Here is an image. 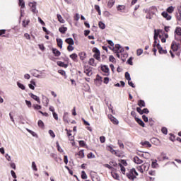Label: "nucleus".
Segmentation results:
<instances>
[{"instance_id": "e2e57ef3", "label": "nucleus", "mask_w": 181, "mask_h": 181, "mask_svg": "<svg viewBox=\"0 0 181 181\" xmlns=\"http://www.w3.org/2000/svg\"><path fill=\"white\" fill-rule=\"evenodd\" d=\"M69 141H74V136L71 135V133H67Z\"/></svg>"}, {"instance_id": "473e14b6", "label": "nucleus", "mask_w": 181, "mask_h": 181, "mask_svg": "<svg viewBox=\"0 0 181 181\" xmlns=\"http://www.w3.org/2000/svg\"><path fill=\"white\" fill-rule=\"evenodd\" d=\"M31 168L33 170H34L35 172H37V166L36 165V163L35 161L32 162Z\"/></svg>"}, {"instance_id": "72a5a7b5", "label": "nucleus", "mask_w": 181, "mask_h": 181, "mask_svg": "<svg viewBox=\"0 0 181 181\" xmlns=\"http://www.w3.org/2000/svg\"><path fill=\"white\" fill-rule=\"evenodd\" d=\"M98 26L100 29H102V30L105 29V23H104L103 21H99Z\"/></svg>"}, {"instance_id": "603ef678", "label": "nucleus", "mask_w": 181, "mask_h": 181, "mask_svg": "<svg viewBox=\"0 0 181 181\" xmlns=\"http://www.w3.org/2000/svg\"><path fill=\"white\" fill-rule=\"evenodd\" d=\"M38 47L42 50V52H45V50H46V47H45V45L43 44H39Z\"/></svg>"}, {"instance_id": "6e6552de", "label": "nucleus", "mask_w": 181, "mask_h": 181, "mask_svg": "<svg viewBox=\"0 0 181 181\" xmlns=\"http://www.w3.org/2000/svg\"><path fill=\"white\" fill-rule=\"evenodd\" d=\"M29 95L31 97V98H33V100H35V101H37L38 104H40V98L37 95L33 93H29Z\"/></svg>"}, {"instance_id": "2eb2a0df", "label": "nucleus", "mask_w": 181, "mask_h": 181, "mask_svg": "<svg viewBox=\"0 0 181 181\" xmlns=\"http://www.w3.org/2000/svg\"><path fill=\"white\" fill-rule=\"evenodd\" d=\"M57 66H59V67H64V69H67L69 67V64H64V62L62 61L57 62Z\"/></svg>"}, {"instance_id": "a18cd8bd", "label": "nucleus", "mask_w": 181, "mask_h": 181, "mask_svg": "<svg viewBox=\"0 0 181 181\" xmlns=\"http://www.w3.org/2000/svg\"><path fill=\"white\" fill-rule=\"evenodd\" d=\"M81 179L86 180L87 179V174L86 173V171L83 170L81 171Z\"/></svg>"}, {"instance_id": "393cba45", "label": "nucleus", "mask_w": 181, "mask_h": 181, "mask_svg": "<svg viewBox=\"0 0 181 181\" xmlns=\"http://www.w3.org/2000/svg\"><path fill=\"white\" fill-rule=\"evenodd\" d=\"M69 57L74 61V62H77V57H78V55L76 53L71 54Z\"/></svg>"}, {"instance_id": "6ab92c4d", "label": "nucleus", "mask_w": 181, "mask_h": 181, "mask_svg": "<svg viewBox=\"0 0 181 181\" xmlns=\"http://www.w3.org/2000/svg\"><path fill=\"white\" fill-rule=\"evenodd\" d=\"M56 40H57L58 47H60V49H62L63 48V40H62V38H57Z\"/></svg>"}, {"instance_id": "423d86ee", "label": "nucleus", "mask_w": 181, "mask_h": 181, "mask_svg": "<svg viewBox=\"0 0 181 181\" xmlns=\"http://www.w3.org/2000/svg\"><path fill=\"white\" fill-rule=\"evenodd\" d=\"M38 73H40V74H42V71H39V70H36V69H33L30 71L31 74L34 76L36 77L37 78H40V77H42V76L37 74Z\"/></svg>"}, {"instance_id": "5701e85b", "label": "nucleus", "mask_w": 181, "mask_h": 181, "mask_svg": "<svg viewBox=\"0 0 181 181\" xmlns=\"http://www.w3.org/2000/svg\"><path fill=\"white\" fill-rule=\"evenodd\" d=\"M63 120L64 122H67L69 124V112H65L63 115Z\"/></svg>"}, {"instance_id": "49530a36", "label": "nucleus", "mask_w": 181, "mask_h": 181, "mask_svg": "<svg viewBox=\"0 0 181 181\" xmlns=\"http://www.w3.org/2000/svg\"><path fill=\"white\" fill-rule=\"evenodd\" d=\"M109 61L111 62V63H117L115 58L112 55L109 57Z\"/></svg>"}, {"instance_id": "052dcab7", "label": "nucleus", "mask_w": 181, "mask_h": 181, "mask_svg": "<svg viewBox=\"0 0 181 181\" xmlns=\"http://www.w3.org/2000/svg\"><path fill=\"white\" fill-rule=\"evenodd\" d=\"M48 133L52 138H56V134H54V132H53V130H49Z\"/></svg>"}, {"instance_id": "a211bd4d", "label": "nucleus", "mask_w": 181, "mask_h": 181, "mask_svg": "<svg viewBox=\"0 0 181 181\" xmlns=\"http://www.w3.org/2000/svg\"><path fill=\"white\" fill-rule=\"evenodd\" d=\"M134 163H137V165H141V163H144V160H141L139 157L134 156Z\"/></svg>"}, {"instance_id": "ea45409f", "label": "nucleus", "mask_w": 181, "mask_h": 181, "mask_svg": "<svg viewBox=\"0 0 181 181\" xmlns=\"http://www.w3.org/2000/svg\"><path fill=\"white\" fill-rule=\"evenodd\" d=\"M119 166L120 168L121 172L123 175H125V167L121 163H119Z\"/></svg>"}, {"instance_id": "39448f33", "label": "nucleus", "mask_w": 181, "mask_h": 181, "mask_svg": "<svg viewBox=\"0 0 181 181\" xmlns=\"http://www.w3.org/2000/svg\"><path fill=\"white\" fill-rule=\"evenodd\" d=\"M83 72L86 73V76H88V77L93 76V70L90 66H85Z\"/></svg>"}, {"instance_id": "9b49d317", "label": "nucleus", "mask_w": 181, "mask_h": 181, "mask_svg": "<svg viewBox=\"0 0 181 181\" xmlns=\"http://www.w3.org/2000/svg\"><path fill=\"white\" fill-rule=\"evenodd\" d=\"M161 15L163 18H165L167 21H170V19H172V16L169 15L168 11H163Z\"/></svg>"}, {"instance_id": "7ed1b4c3", "label": "nucleus", "mask_w": 181, "mask_h": 181, "mask_svg": "<svg viewBox=\"0 0 181 181\" xmlns=\"http://www.w3.org/2000/svg\"><path fill=\"white\" fill-rule=\"evenodd\" d=\"M175 40H180L181 37V27H176L175 31Z\"/></svg>"}, {"instance_id": "dca6fc26", "label": "nucleus", "mask_w": 181, "mask_h": 181, "mask_svg": "<svg viewBox=\"0 0 181 181\" xmlns=\"http://www.w3.org/2000/svg\"><path fill=\"white\" fill-rule=\"evenodd\" d=\"M141 170H146L147 172V170H149V163H146L143 165H141L140 166Z\"/></svg>"}, {"instance_id": "4c0bfd02", "label": "nucleus", "mask_w": 181, "mask_h": 181, "mask_svg": "<svg viewBox=\"0 0 181 181\" xmlns=\"http://www.w3.org/2000/svg\"><path fill=\"white\" fill-rule=\"evenodd\" d=\"M173 11H175V7H173V6H170L167 8V13H173Z\"/></svg>"}, {"instance_id": "e433bc0d", "label": "nucleus", "mask_w": 181, "mask_h": 181, "mask_svg": "<svg viewBox=\"0 0 181 181\" xmlns=\"http://www.w3.org/2000/svg\"><path fill=\"white\" fill-rule=\"evenodd\" d=\"M132 60H134V57H130L129 59L127 61V64H129V66H134V62H132Z\"/></svg>"}, {"instance_id": "c9c22d12", "label": "nucleus", "mask_w": 181, "mask_h": 181, "mask_svg": "<svg viewBox=\"0 0 181 181\" xmlns=\"http://www.w3.org/2000/svg\"><path fill=\"white\" fill-rule=\"evenodd\" d=\"M58 73L61 74V76H64L65 78H67V75H66V71L63 69L58 70Z\"/></svg>"}, {"instance_id": "c03bdc74", "label": "nucleus", "mask_w": 181, "mask_h": 181, "mask_svg": "<svg viewBox=\"0 0 181 181\" xmlns=\"http://www.w3.org/2000/svg\"><path fill=\"white\" fill-rule=\"evenodd\" d=\"M161 132H162V134H163L164 135H168V128H166V127H162V128H161Z\"/></svg>"}, {"instance_id": "79ce46f5", "label": "nucleus", "mask_w": 181, "mask_h": 181, "mask_svg": "<svg viewBox=\"0 0 181 181\" xmlns=\"http://www.w3.org/2000/svg\"><path fill=\"white\" fill-rule=\"evenodd\" d=\"M56 145H57L58 152H64L63 148L60 147V144H59V141L56 142Z\"/></svg>"}, {"instance_id": "4d7b16f0", "label": "nucleus", "mask_w": 181, "mask_h": 181, "mask_svg": "<svg viewBox=\"0 0 181 181\" xmlns=\"http://www.w3.org/2000/svg\"><path fill=\"white\" fill-rule=\"evenodd\" d=\"M51 158H53L56 162H57V155L54 153L50 154Z\"/></svg>"}, {"instance_id": "2f4dec72", "label": "nucleus", "mask_w": 181, "mask_h": 181, "mask_svg": "<svg viewBox=\"0 0 181 181\" xmlns=\"http://www.w3.org/2000/svg\"><path fill=\"white\" fill-rule=\"evenodd\" d=\"M18 5L21 7L22 9H24L25 7V1L23 0H18Z\"/></svg>"}, {"instance_id": "a19ab883", "label": "nucleus", "mask_w": 181, "mask_h": 181, "mask_svg": "<svg viewBox=\"0 0 181 181\" xmlns=\"http://www.w3.org/2000/svg\"><path fill=\"white\" fill-rule=\"evenodd\" d=\"M95 11H97L98 15L100 16L101 15V9L100 8V6L95 4Z\"/></svg>"}, {"instance_id": "1a4fd4ad", "label": "nucleus", "mask_w": 181, "mask_h": 181, "mask_svg": "<svg viewBox=\"0 0 181 181\" xmlns=\"http://www.w3.org/2000/svg\"><path fill=\"white\" fill-rule=\"evenodd\" d=\"M101 70L104 73H107V76H110V68H108V66H107V65H102L101 66Z\"/></svg>"}, {"instance_id": "f3484780", "label": "nucleus", "mask_w": 181, "mask_h": 181, "mask_svg": "<svg viewBox=\"0 0 181 181\" xmlns=\"http://www.w3.org/2000/svg\"><path fill=\"white\" fill-rule=\"evenodd\" d=\"M141 145H142V146H146V148H151L152 147V144H151V143H149V141H141Z\"/></svg>"}, {"instance_id": "0eeeda50", "label": "nucleus", "mask_w": 181, "mask_h": 181, "mask_svg": "<svg viewBox=\"0 0 181 181\" xmlns=\"http://www.w3.org/2000/svg\"><path fill=\"white\" fill-rule=\"evenodd\" d=\"M42 104L45 107H47L49 105V98L46 97L45 95H42Z\"/></svg>"}, {"instance_id": "f257e3e1", "label": "nucleus", "mask_w": 181, "mask_h": 181, "mask_svg": "<svg viewBox=\"0 0 181 181\" xmlns=\"http://www.w3.org/2000/svg\"><path fill=\"white\" fill-rule=\"evenodd\" d=\"M138 172H136V170L135 168H132L129 173H126V176L130 180H135L136 179V176H138Z\"/></svg>"}, {"instance_id": "f03ea898", "label": "nucleus", "mask_w": 181, "mask_h": 181, "mask_svg": "<svg viewBox=\"0 0 181 181\" xmlns=\"http://www.w3.org/2000/svg\"><path fill=\"white\" fill-rule=\"evenodd\" d=\"M28 6L30 7V9L33 13H39V11H37V8H36V6H37V2L35 1L33 2H29Z\"/></svg>"}, {"instance_id": "f704fd0d", "label": "nucleus", "mask_w": 181, "mask_h": 181, "mask_svg": "<svg viewBox=\"0 0 181 181\" xmlns=\"http://www.w3.org/2000/svg\"><path fill=\"white\" fill-rule=\"evenodd\" d=\"M157 162H158L157 160H155L154 161L152 162L151 167L153 168V169H156V168H158V164Z\"/></svg>"}, {"instance_id": "774afa93", "label": "nucleus", "mask_w": 181, "mask_h": 181, "mask_svg": "<svg viewBox=\"0 0 181 181\" xmlns=\"http://www.w3.org/2000/svg\"><path fill=\"white\" fill-rule=\"evenodd\" d=\"M101 53H99V54H93V57L95 59H96V60H100V56Z\"/></svg>"}, {"instance_id": "3c124183", "label": "nucleus", "mask_w": 181, "mask_h": 181, "mask_svg": "<svg viewBox=\"0 0 181 181\" xmlns=\"http://www.w3.org/2000/svg\"><path fill=\"white\" fill-rule=\"evenodd\" d=\"M112 176L114 179H116V180H118L119 179V175L115 173H112Z\"/></svg>"}, {"instance_id": "b1692460", "label": "nucleus", "mask_w": 181, "mask_h": 181, "mask_svg": "<svg viewBox=\"0 0 181 181\" xmlns=\"http://www.w3.org/2000/svg\"><path fill=\"white\" fill-rule=\"evenodd\" d=\"M66 43H67L69 45H74V40L71 37L66 38L65 40Z\"/></svg>"}, {"instance_id": "37998d69", "label": "nucleus", "mask_w": 181, "mask_h": 181, "mask_svg": "<svg viewBox=\"0 0 181 181\" xmlns=\"http://www.w3.org/2000/svg\"><path fill=\"white\" fill-rule=\"evenodd\" d=\"M157 49H158V52L160 53V54H162V49L163 48L162 47V46H160V44L159 42L157 44Z\"/></svg>"}, {"instance_id": "de8ad7c7", "label": "nucleus", "mask_w": 181, "mask_h": 181, "mask_svg": "<svg viewBox=\"0 0 181 181\" xmlns=\"http://www.w3.org/2000/svg\"><path fill=\"white\" fill-rule=\"evenodd\" d=\"M87 158H88V159L94 158H95V155H94V154L93 153V152H90V153H89L87 155Z\"/></svg>"}, {"instance_id": "c756f323", "label": "nucleus", "mask_w": 181, "mask_h": 181, "mask_svg": "<svg viewBox=\"0 0 181 181\" xmlns=\"http://www.w3.org/2000/svg\"><path fill=\"white\" fill-rule=\"evenodd\" d=\"M57 19L59 21V22H60V23H64L66 21H64V19H63V17H62V15L60 14H57Z\"/></svg>"}, {"instance_id": "cd10ccee", "label": "nucleus", "mask_w": 181, "mask_h": 181, "mask_svg": "<svg viewBox=\"0 0 181 181\" xmlns=\"http://www.w3.org/2000/svg\"><path fill=\"white\" fill-rule=\"evenodd\" d=\"M115 4V0H109L107 2V7L112 8Z\"/></svg>"}, {"instance_id": "412c9836", "label": "nucleus", "mask_w": 181, "mask_h": 181, "mask_svg": "<svg viewBox=\"0 0 181 181\" xmlns=\"http://www.w3.org/2000/svg\"><path fill=\"white\" fill-rule=\"evenodd\" d=\"M137 105H139V107H140L141 108H142V107H146V104L145 103V100H138Z\"/></svg>"}, {"instance_id": "5fc2aeb1", "label": "nucleus", "mask_w": 181, "mask_h": 181, "mask_svg": "<svg viewBox=\"0 0 181 181\" xmlns=\"http://www.w3.org/2000/svg\"><path fill=\"white\" fill-rule=\"evenodd\" d=\"M67 50L68 52H73L74 50V47L73 45H68Z\"/></svg>"}, {"instance_id": "aec40b11", "label": "nucleus", "mask_w": 181, "mask_h": 181, "mask_svg": "<svg viewBox=\"0 0 181 181\" xmlns=\"http://www.w3.org/2000/svg\"><path fill=\"white\" fill-rule=\"evenodd\" d=\"M88 64L93 66V67H97V64L95 63V59L94 58H90L88 61Z\"/></svg>"}, {"instance_id": "f8f14e48", "label": "nucleus", "mask_w": 181, "mask_h": 181, "mask_svg": "<svg viewBox=\"0 0 181 181\" xmlns=\"http://www.w3.org/2000/svg\"><path fill=\"white\" fill-rule=\"evenodd\" d=\"M175 16L177 21H181V6L177 7V12L176 13Z\"/></svg>"}, {"instance_id": "9d476101", "label": "nucleus", "mask_w": 181, "mask_h": 181, "mask_svg": "<svg viewBox=\"0 0 181 181\" xmlns=\"http://www.w3.org/2000/svg\"><path fill=\"white\" fill-rule=\"evenodd\" d=\"M109 119H110L111 122H112L115 125H118V124H119V122L118 121V119H117V118L112 116V115H110L109 116Z\"/></svg>"}, {"instance_id": "bf43d9fd", "label": "nucleus", "mask_w": 181, "mask_h": 181, "mask_svg": "<svg viewBox=\"0 0 181 181\" xmlns=\"http://www.w3.org/2000/svg\"><path fill=\"white\" fill-rule=\"evenodd\" d=\"M78 156H80L81 159H83V158H84V150H81L78 152Z\"/></svg>"}, {"instance_id": "8fccbe9b", "label": "nucleus", "mask_w": 181, "mask_h": 181, "mask_svg": "<svg viewBox=\"0 0 181 181\" xmlns=\"http://www.w3.org/2000/svg\"><path fill=\"white\" fill-rule=\"evenodd\" d=\"M124 9H125V6H124V5H119L117 6V11H119L120 12L124 11Z\"/></svg>"}, {"instance_id": "09e8293b", "label": "nucleus", "mask_w": 181, "mask_h": 181, "mask_svg": "<svg viewBox=\"0 0 181 181\" xmlns=\"http://www.w3.org/2000/svg\"><path fill=\"white\" fill-rule=\"evenodd\" d=\"M25 103L28 108H32V102H30V100H25Z\"/></svg>"}, {"instance_id": "4468645a", "label": "nucleus", "mask_w": 181, "mask_h": 181, "mask_svg": "<svg viewBox=\"0 0 181 181\" xmlns=\"http://www.w3.org/2000/svg\"><path fill=\"white\" fill-rule=\"evenodd\" d=\"M52 51L56 57H59V56L62 54V52H60V51H59V49L57 48H52Z\"/></svg>"}, {"instance_id": "0e129e2a", "label": "nucleus", "mask_w": 181, "mask_h": 181, "mask_svg": "<svg viewBox=\"0 0 181 181\" xmlns=\"http://www.w3.org/2000/svg\"><path fill=\"white\" fill-rule=\"evenodd\" d=\"M136 110L137 112H139V114H140V115H144V111L141 110V107H137Z\"/></svg>"}, {"instance_id": "c85d7f7f", "label": "nucleus", "mask_w": 181, "mask_h": 181, "mask_svg": "<svg viewBox=\"0 0 181 181\" xmlns=\"http://www.w3.org/2000/svg\"><path fill=\"white\" fill-rule=\"evenodd\" d=\"M17 86L18 88H21V90H26V87L23 83H21V82H17Z\"/></svg>"}, {"instance_id": "a878e982", "label": "nucleus", "mask_w": 181, "mask_h": 181, "mask_svg": "<svg viewBox=\"0 0 181 181\" xmlns=\"http://www.w3.org/2000/svg\"><path fill=\"white\" fill-rule=\"evenodd\" d=\"M59 32H60V33H62L63 35H64V33H66V32H67V27H60L59 28Z\"/></svg>"}, {"instance_id": "6e6d98bb", "label": "nucleus", "mask_w": 181, "mask_h": 181, "mask_svg": "<svg viewBox=\"0 0 181 181\" xmlns=\"http://www.w3.org/2000/svg\"><path fill=\"white\" fill-rule=\"evenodd\" d=\"M79 146H81L82 148H84V146H86V141H83V140H80L78 141Z\"/></svg>"}, {"instance_id": "69168bd1", "label": "nucleus", "mask_w": 181, "mask_h": 181, "mask_svg": "<svg viewBox=\"0 0 181 181\" xmlns=\"http://www.w3.org/2000/svg\"><path fill=\"white\" fill-rule=\"evenodd\" d=\"M142 119L144 121V122H149V119L145 115H142Z\"/></svg>"}, {"instance_id": "338daca9", "label": "nucleus", "mask_w": 181, "mask_h": 181, "mask_svg": "<svg viewBox=\"0 0 181 181\" xmlns=\"http://www.w3.org/2000/svg\"><path fill=\"white\" fill-rule=\"evenodd\" d=\"M34 110H42V106L40 105H33Z\"/></svg>"}, {"instance_id": "ddd939ff", "label": "nucleus", "mask_w": 181, "mask_h": 181, "mask_svg": "<svg viewBox=\"0 0 181 181\" xmlns=\"http://www.w3.org/2000/svg\"><path fill=\"white\" fill-rule=\"evenodd\" d=\"M135 121L139 124V125H140V127L145 128V122H144V121H142L139 117H136Z\"/></svg>"}, {"instance_id": "13d9d810", "label": "nucleus", "mask_w": 181, "mask_h": 181, "mask_svg": "<svg viewBox=\"0 0 181 181\" xmlns=\"http://www.w3.org/2000/svg\"><path fill=\"white\" fill-rule=\"evenodd\" d=\"M142 53H144V49H138L136 50V55L137 56H141V54H142Z\"/></svg>"}, {"instance_id": "7c9ffc66", "label": "nucleus", "mask_w": 181, "mask_h": 181, "mask_svg": "<svg viewBox=\"0 0 181 181\" xmlns=\"http://www.w3.org/2000/svg\"><path fill=\"white\" fill-rule=\"evenodd\" d=\"M78 56H79L81 60H84V59H86V52H81L78 54Z\"/></svg>"}, {"instance_id": "bb28decb", "label": "nucleus", "mask_w": 181, "mask_h": 181, "mask_svg": "<svg viewBox=\"0 0 181 181\" xmlns=\"http://www.w3.org/2000/svg\"><path fill=\"white\" fill-rule=\"evenodd\" d=\"M107 148L110 151V152H111V153H115V155H116V156H118L117 155V151H115V150H114V148H112V146H107Z\"/></svg>"}, {"instance_id": "4be33fe9", "label": "nucleus", "mask_w": 181, "mask_h": 181, "mask_svg": "<svg viewBox=\"0 0 181 181\" xmlns=\"http://www.w3.org/2000/svg\"><path fill=\"white\" fill-rule=\"evenodd\" d=\"M35 86H36V82L33 80H31L30 83L28 84L29 88H30V90H35Z\"/></svg>"}, {"instance_id": "864d4df0", "label": "nucleus", "mask_w": 181, "mask_h": 181, "mask_svg": "<svg viewBox=\"0 0 181 181\" xmlns=\"http://www.w3.org/2000/svg\"><path fill=\"white\" fill-rule=\"evenodd\" d=\"M126 80L129 81L131 80V75L129 74V72H125L124 74Z\"/></svg>"}, {"instance_id": "680f3d73", "label": "nucleus", "mask_w": 181, "mask_h": 181, "mask_svg": "<svg viewBox=\"0 0 181 181\" xmlns=\"http://www.w3.org/2000/svg\"><path fill=\"white\" fill-rule=\"evenodd\" d=\"M93 53H95V54L101 53V52H100V49H98V48H97V47H93Z\"/></svg>"}, {"instance_id": "20e7f679", "label": "nucleus", "mask_w": 181, "mask_h": 181, "mask_svg": "<svg viewBox=\"0 0 181 181\" xmlns=\"http://www.w3.org/2000/svg\"><path fill=\"white\" fill-rule=\"evenodd\" d=\"M180 48V44L177 43L175 41H173L171 44V49L173 50V52H177L179 49Z\"/></svg>"}, {"instance_id": "58836bf2", "label": "nucleus", "mask_w": 181, "mask_h": 181, "mask_svg": "<svg viewBox=\"0 0 181 181\" xmlns=\"http://www.w3.org/2000/svg\"><path fill=\"white\" fill-rule=\"evenodd\" d=\"M37 125L40 127V128H45V123L40 119L38 120Z\"/></svg>"}]
</instances>
